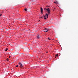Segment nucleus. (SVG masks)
Masks as SVG:
<instances>
[{
  "mask_svg": "<svg viewBox=\"0 0 78 78\" xmlns=\"http://www.w3.org/2000/svg\"><path fill=\"white\" fill-rule=\"evenodd\" d=\"M40 21V20H39V22Z\"/></svg>",
  "mask_w": 78,
  "mask_h": 78,
  "instance_id": "obj_21",
  "label": "nucleus"
},
{
  "mask_svg": "<svg viewBox=\"0 0 78 78\" xmlns=\"http://www.w3.org/2000/svg\"><path fill=\"white\" fill-rule=\"evenodd\" d=\"M19 65H20V67H21V68H22V67H23V65H22V64L20 62L19 63Z\"/></svg>",
  "mask_w": 78,
  "mask_h": 78,
  "instance_id": "obj_3",
  "label": "nucleus"
},
{
  "mask_svg": "<svg viewBox=\"0 0 78 78\" xmlns=\"http://www.w3.org/2000/svg\"><path fill=\"white\" fill-rule=\"evenodd\" d=\"M24 10L25 11H27V9H26V8H25L24 9Z\"/></svg>",
  "mask_w": 78,
  "mask_h": 78,
  "instance_id": "obj_10",
  "label": "nucleus"
},
{
  "mask_svg": "<svg viewBox=\"0 0 78 78\" xmlns=\"http://www.w3.org/2000/svg\"><path fill=\"white\" fill-rule=\"evenodd\" d=\"M46 10H47V11L48 12V14H50V10L49 8H48V9H46Z\"/></svg>",
  "mask_w": 78,
  "mask_h": 78,
  "instance_id": "obj_1",
  "label": "nucleus"
},
{
  "mask_svg": "<svg viewBox=\"0 0 78 78\" xmlns=\"http://www.w3.org/2000/svg\"><path fill=\"white\" fill-rule=\"evenodd\" d=\"M41 11L42 14L43 12V9H42V8H41Z\"/></svg>",
  "mask_w": 78,
  "mask_h": 78,
  "instance_id": "obj_6",
  "label": "nucleus"
},
{
  "mask_svg": "<svg viewBox=\"0 0 78 78\" xmlns=\"http://www.w3.org/2000/svg\"><path fill=\"white\" fill-rule=\"evenodd\" d=\"M54 3H58V2H57V1H55V2H54Z\"/></svg>",
  "mask_w": 78,
  "mask_h": 78,
  "instance_id": "obj_9",
  "label": "nucleus"
},
{
  "mask_svg": "<svg viewBox=\"0 0 78 78\" xmlns=\"http://www.w3.org/2000/svg\"><path fill=\"white\" fill-rule=\"evenodd\" d=\"M48 39L49 40H51V39H50V38H49V37H48Z\"/></svg>",
  "mask_w": 78,
  "mask_h": 78,
  "instance_id": "obj_11",
  "label": "nucleus"
},
{
  "mask_svg": "<svg viewBox=\"0 0 78 78\" xmlns=\"http://www.w3.org/2000/svg\"><path fill=\"white\" fill-rule=\"evenodd\" d=\"M29 51L30 49H29V48H27L26 49V51Z\"/></svg>",
  "mask_w": 78,
  "mask_h": 78,
  "instance_id": "obj_7",
  "label": "nucleus"
},
{
  "mask_svg": "<svg viewBox=\"0 0 78 78\" xmlns=\"http://www.w3.org/2000/svg\"><path fill=\"white\" fill-rule=\"evenodd\" d=\"M7 50H8V48H7L5 49V51H7Z\"/></svg>",
  "mask_w": 78,
  "mask_h": 78,
  "instance_id": "obj_12",
  "label": "nucleus"
},
{
  "mask_svg": "<svg viewBox=\"0 0 78 78\" xmlns=\"http://www.w3.org/2000/svg\"><path fill=\"white\" fill-rule=\"evenodd\" d=\"M37 38L39 39H40V38H41V36H40V35H38L37 36Z\"/></svg>",
  "mask_w": 78,
  "mask_h": 78,
  "instance_id": "obj_5",
  "label": "nucleus"
},
{
  "mask_svg": "<svg viewBox=\"0 0 78 78\" xmlns=\"http://www.w3.org/2000/svg\"><path fill=\"white\" fill-rule=\"evenodd\" d=\"M2 16V14H0V17L1 16Z\"/></svg>",
  "mask_w": 78,
  "mask_h": 78,
  "instance_id": "obj_15",
  "label": "nucleus"
},
{
  "mask_svg": "<svg viewBox=\"0 0 78 78\" xmlns=\"http://www.w3.org/2000/svg\"><path fill=\"white\" fill-rule=\"evenodd\" d=\"M43 17H44V16H42V17H41V18H42Z\"/></svg>",
  "mask_w": 78,
  "mask_h": 78,
  "instance_id": "obj_18",
  "label": "nucleus"
},
{
  "mask_svg": "<svg viewBox=\"0 0 78 78\" xmlns=\"http://www.w3.org/2000/svg\"><path fill=\"white\" fill-rule=\"evenodd\" d=\"M11 56H9V58H10Z\"/></svg>",
  "mask_w": 78,
  "mask_h": 78,
  "instance_id": "obj_20",
  "label": "nucleus"
},
{
  "mask_svg": "<svg viewBox=\"0 0 78 78\" xmlns=\"http://www.w3.org/2000/svg\"><path fill=\"white\" fill-rule=\"evenodd\" d=\"M58 56V54L56 55L55 56V58H56Z\"/></svg>",
  "mask_w": 78,
  "mask_h": 78,
  "instance_id": "obj_8",
  "label": "nucleus"
},
{
  "mask_svg": "<svg viewBox=\"0 0 78 78\" xmlns=\"http://www.w3.org/2000/svg\"><path fill=\"white\" fill-rule=\"evenodd\" d=\"M16 67H19V65H17V66H16Z\"/></svg>",
  "mask_w": 78,
  "mask_h": 78,
  "instance_id": "obj_13",
  "label": "nucleus"
},
{
  "mask_svg": "<svg viewBox=\"0 0 78 78\" xmlns=\"http://www.w3.org/2000/svg\"><path fill=\"white\" fill-rule=\"evenodd\" d=\"M17 12H19V11L18 10H17Z\"/></svg>",
  "mask_w": 78,
  "mask_h": 78,
  "instance_id": "obj_17",
  "label": "nucleus"
},
{
  "mask_svg": "<svg viewBox=\"0 0 78 78\" xmlns=\"http://www.w3.org/2000/svg\"><path fill=\"white\" fill-rule=\"evenodd\" d=\"M13 15H14V13H13Z\"/></svg>",
  "mask_w": 78,
  "mask_h": 78,
  "instance_id": "obj_19",
  "label": "nucleus"
},
{
  "mask_svg": "<svg viewBox=\"0 0 78 78\" xmlns=\"http://www.w3.org/2000/svg\"><path fill=\"white\" fill-rule=\"evenodd\" d=\"M45 9H46V8H44V10H45Z\"/></svg>",
  "mask_w": 78,
  "mask_h": 78,
  "instance_id": "obj_16",
  "label": "nucleus"
},
{
  "mask_svg": "<svg viewBox=\"0 0 78 78\" xmlns=\"http://www.w3.org/2000/svg\"><path fill=\"white\" fill-rule=\"evenodd\" d=\"M44 31L45 33H46V32H47L48 31V29H47L45 28L44 29Z\"/></svg>",
  "mask_w": 78,
  "mask_h": 78,
  "instance_id": "obj_4",
  "label": "nucleus"
},
{
  "mask_svg": "<svg viewBox=\"0 0 78 78\" xmlns=\"http://www.w3.org/2000/svg\"><path fill=\"white\" fill-rule=\"evenodd\" d=\"M46 17H47V18L48 17V14L46 13V15L44 16V19H46Z\"/></svg>",
  "mask_w": 78,
  "mask_h": 78,
  "instance_id": "obj_2",
  "label": "nucleus"
},
{
  "mask_svg": "<svg viewBox=\"0 0 78 78\" xmlns=\"http://www.w3.org/2000/svg\"><path fill=\"white\" fill-rule=\"evenodd\" d=\"M6 60L7 61H9V59H8V58H7Z\"/></svg>",
  "mask_w": 78,
  "mask_h": 78,
  "instance_id": "obj_14",
  "label": "nucleus"
}]
</instances>
